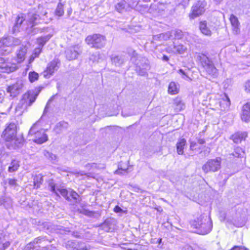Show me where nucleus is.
Masks as SVG:
<instances>
[{
  "label": "nucleus",
  "instance_id": "nucleus-1",
  "mask_svg": "<svg viewBox=\"0 0 250 250\" xmlns=\"http://www.w3.org/2000/svg\"><path fill=\"white\" fill-rule=\"evenodd\" d=\"M48 188L51 191L60 197L58 192L59 191L67 201L71 202L73 204L79 203L81 201L79 195L73 190L71 189L67 190L65 188H56V184L53 179L48 181Z\"/></svg>",
  "mask_w": 250,
  "mask_h": 250
},
{
  "label": "nucleus",
  "instance_id": "nucleus-2",
  "mask_svg": "<svg viewBox=\"0 0 250 250\" xmlns=\"http://www.w3.org/2000/svg\"><path fill=\"white\" fill-rule=\"evenodd\" d=\"M87 44L92 48L101 49L104 46L106 43L105 37L99 34L88 35L85 39Z\"/></svg>",
  "mask_w": 250,
  "mask_h": 250
},
{
  "label": "nucleus",
  "instance_id": "nucleus-3",
  "mask_svg": "<svg viewBox=\"0 0 250 250\" xmlns=\"http://www.w3.org/2000/svg\"><path fill=\"white\" fill-rule=\"evenodd\" d=\"M43 88L42 86L35 88L34 90H29L23 95L21 103L25 107L31 106L35 101L38 95Z\"/></svg>",
  "mask_w": 250,
  "mask_h": 250
},
{
  "label": "nucleus",
  "instance_id": "nucleus-4",
  "mask_svg": "<svg viewBox=\"0 0 250 250\" xmlns=\"http://www.w3.org/2000/svg\"><path fill=\"white\" fill-rule=\"evenodd\" d=\"M38 122L33 124L28 132V136H34L33 141L38 144H42L46 142L48 139L47 135L44 131L42 129L37 130L36 128Z\"/></svg>",
  "mask_w": 250,
  "mask_h": 250
},
{
  "label": "nucleus",
  "instance_id": "nucleus-5",
  "mask_svg": "<svg viewBox=\"0 0 250 250\" xmlns=\"http://www.w3.org/2000/svg\"><path fill=\"white\" fill-rule=\"evenodd\" d=\"M221 162L222 159L220 157L209 159L203 165L202 170L206 173L217 171L221 168Z\"/></svg>",
  "mask_w": 250,
  "mask_h": 250
},
{
  "label": "nucleus",
  "instance_id": "nucleus-6",
  "mask_svg": "<svg viewBox=\"0 0 250 250\" xmlns=\"http://www.w3.org/2000/svg\"><path fill=\"white\" fill-rule=\"evenodd\" d=\"M206 5V2L204 1H197L191 8V13L189 15V18L193 19L202 15L205 11Z\"/></svg>",
  "mask_w": 250,
  "mask_h": 250
},
{
  "label": "nucleus",
  "instance_id": "nucleus-7",
  "mask_svg": "<svg viewBox=\"0 0 250 250\" xmlns=\"http://www.w3.org/2000/svg\"><path fill=\"white\" fill-rule=\"evenodd\" d=\"M17 134V125L14 123H10L3 131L1 137L9 142L15 138Z\"/></svg>",
  "mask_w": 250,
  "mask_h": 250
},
{
  "label": "nucleus",
  "instance_id": "nucleus-8",
  "mask_svg": "<svg viewBox=\"0 0 250 250\" xmlns=\"http://www.w3.org/2000/svg\"><path fill=\"white\" fill-rule=\"evenodd\" d=\"M13 37L4 38L0 40V54L6 55L11 51L10 47L12 46Z\"/></svg>",
  "mask_w": 250,
  "mask_h": 250
},
{
  "label": "nucleus",
  "instance_id": "nucleus-9",
  "mask_svg": "<svg viewBox=\"0 0 250 250\" xmlns=\"http://www.w3.org/2000/svg\"><path fill=\"white\" fill-rule=\"evenodd\" d=\"M49 38L50 37L49 36H45L39 38L37 39V43L39 45V47L34 49L33 54L30 57L29 62H32L34 61L35 58L39 56L41 52L42 47L44 45L46 42L49 40Z\"/></svg>",
  "mask_w": 250,
  "mask_h": 250
},
{
  "label": "nucleus",
  "instance_id": "nucleus-10",
  "mask_svg": "<svg viewBox=\"0 0 250 250\" xmlns=\"http://www.w3.org/2000/svg\"><path fill=\"white\" fill-rule=\"evenodd\" d=\"M197 232L199 234H206L210 232L212 228L211 221L207 215H205V221L201 223L199 226H197Z\"/></svg>",
  "mask_w": 250,
  "mask_h": 250
},
{
  "label": "nucleus",
  "instance_id": "nucleus-11",
  "mask_svg": "<svg viewBox=\"0 0 250 250\" xmlns=\"http://www.w3.org/2000/svg\"><path fill=\"white\" fill-rule=\"evenodd\" d=\"M22 87V82L19 81L15 83L8 86L6 88V91L10 94L11 97H15L20 94Z\"/></svg>",
  "mask_w": 250,
  "mask_h": 250
},
{
  "label": "nucleus",
  "instance_id": "nucleus-12",
  "mask_svg": "<svg viewBox=\"0 0 250 250\" xmlns=\"http://www.w3.org/2000/svg\"><path fill=\"white\" fill-rule=\"evenodd\" d=\"M42 225L44 229L49 230L50 232L55 231L56 233L63 234L67 231L63 227L52 225L50 223L45 222Z\"/></svg>",
  "mask_w": 250,
  "mask_h": 250
},
{
  "label": "nucleus",
  "instance_id": "nucleus-13",
  "mask_svg": "<svg viewBox=\"0 0 250 250\" xmlns=\"http://www.w3.org/2000/svg\"><path fill=\"white\" fill-rule=\"evenodd\" d=\"M241 118L246 123L250 121V103L248 102L242 106Z\"/></svg>",
  "mask_w": 250,
  "mask_h": 250
},
{
  "label": "nucleus",
  "instance_id": "nucleus-14",
  "mask_svg": "<svg viewBox=\"0 0 250 250\" xmlns=\"http://www.w3.org/2000/svg\"><path fill=\"white\" fill-rule=\"evenodd\" d=\"M248 132L246 131H238L232 134L230 139L234 143H241L242 141H245L248 137Z\"/></svg>",
  "mask_w": 250,
  "mask_h": 250
},
{
  "label": "nucleus",
  "instance_id": "nucleus-15",
  "mask_svg": "<svg viewBox=\"0 0 250 250\" xmlns=\"http://www.w3.org/2000/svg\"><path fill=\"white\" fill-rule=\"evenodd\" d=\"M39 21V16L36 14L34 11H31L28 13L26 21L32 27L36 24Z\"/></svg>",
  "mask_w": 250,
  "mask_h": 250
},
{
  "label": "nucleus",
  "instance_id": "nucleus-16",
  "mask_svg": "<svg viewBox=\"0 0 250 250\" xmlns=\"http://www.w3.org/2000/svg\"><path fill=\"white\" fill-rule=\"evenodd\" d=\"M58 63H50L46 69L42 73L45 78H49L59 68Z\"/></svg>",
  "mask_w": 250,
  "mask_h": 250
},
{
  "label": "nucleus",
  "instance_id": "nucleus-17",
  "mask_svg": "<svg viewBox=\"0 0 250 250\" xmlns=\"http://www.w3.org/2000/svg\"><path fill=\"white\" fill-rule=\"evenodd\" d=\"M16 63H0V71L2 73H9L16 70Z\"/></svg>",
  "mask_w": 250,
  "mask_h": 250
},
{
  "label": "nucleus",
  "instance_id": "nucleus-18",
  "mask_svg": "<svg viewBox=\"0 0 250 250\" xmlns=\"http://www.w3.org/2000/svg\"><path fill=\"white\" fill-rule=\"evenodd\" d=\"M78 49V46H74L71 47L66 51V57L69 61H72L77 58L78 53L77 49Z\"/></svg>",
  "mask_w": 250,
  "mask_h": 250
},
{
  "label": "nucleus",
  "instance_id": "nucleus-19",
  "mask_svg": "<svg viewBox=\"0 0 250 250\" xmlns=\"http://www.w3.org/2000/svg\"><path fill=\"white\" fill-rule=\"evenodd\" d=\"M202 65L208 74L212 76L217 75V70L213 65V63H202Z\"/></svg>",
  "mask_w": 250,
  "mask_h": 250
},
{
  "label": "nucleus",
  "instance_id": "nucleus-20",
  "mask_svg": "<svg viewBox=\"0 0 250 250\" xmlns=\"http://www.w3.org/2000/svg\"><path fill=\"white\" fill-rule=\"evenodd\" d=\"M149 69V66L147 63H141L140 65H136L135 67L136 72L141 76H145Z\"/></svg>",
  "mask_w": 250,
  "mask_h": 250
},
{
  "label": "nucleus",
  "instance_id": "nucleus-21",
  "mask_svg": "<svg viewBox=\"0 0 250 250\" xmlns=\"http://www.w3.org/2000/svg\"><path fill=\"white\" fill-rule=\"evenodd\" d=\"M14 139V140H13V142L12 143L14 148L16 149L22 147L25 142L23 137L21 136H19Z\"/></svg>",
  "mask_w": 250,
  "mask_h": 250
},
{
  "label": "nucleus",
  "instance_id": "nucleus-22",
  "mask_svg": "<svg viewBox=\"0 0 250 250\" xmlns=\"http://www.w3.org/2000/svg\"><path fill=\"white\" fill-rule=\"evenodd\" d=\"M187 143L186 140L184 138L180 139L176 144L177 152L179 155L184 154V149Z\"/></svg>",
  "mask_w": 250,
  "mask_h": 250
},
{
  "label": "nucleus",
  "instance_id": "nucleus-23",
  "mask_svg": "<svg viewBox=\"0 0 250 250\" xmlns=\"http://www.w3.org/2000/svg\"><path fill=\"white\" fill-rule=\"evenodd\" d=\"M200 30L205 35L210 36L211 35V31L208 26L206 21H201L200 23Z\"/></svg>",
  "mask_w": 250,
  "mask_h": 250
},
{
  "label": "nucleus",
  "instance_id": "nucleus-24",
  "mask_svg": "<svg viewBox=\"0 0 250 250\" xmlns=\"http://www.w3.org/2000/svg\"><path fill=\"white\" fill-rule=\"evenodd\" d=\"M172 36L171 31H168L165 33H162L154 36L153 39L154 40L167 41Z\"/></svg>",
  "mask_w": 250,
  "mask_h": 250
},
{
  "label": "nucleus",
  "instance_id": "nucleus-25",
  "mask_svg": "<svg viewBox=\"0 0 250 250\" xmlns=\"http://www.w3.org/2000/svg\"><path fill=\"white\" fill-rule=\"evenodd\" d=\"M26 52L27 49L25 46L21 47L20 49L17 51V57L19 60L18 62H21L24 60Z\"/></svg>",
  "mask_w": 250,
  "mask_h": 250
},
{
  "label": "nucleus",
  "instance_id": "nucleus-26",
  "mask_svg": "<svg viewBox=\"0 0 250 250\" xmlns=\"http://www.w3.org/2000/svg\"><path fill=\"white\" fill-rule=\"evenodd\" d=\"M220 105L223 108V110L228 109L230 105V101L229 98L225 94L219 102Z\"/></svg>",
  "mask_w": 250,
  "mask_h": 250
},
{
  "label": "nucleus",
  "instance_id": "nucleus-27",
  "mask_svg": "<svg viewBox=\"0 0 250 250\" xmlns=\"http://www.w3.org/2000/svg\"><path fill=\"white\" fill-rule=\"evenodd\" d=\"M128 54L131 57V61L132 62H136L137 61L139 62L146 61V59L145 58L139 56L134 50H130L128 52Z\"/></svg>",
  "mask_w": 250,
  "mask_h": 250
},
{
  "label": "nucleus",
  "instance_id": "nucleus-28",
  "mask_svg": "<svg viewBox=\"0 0 250 250\" xmlns=\"http://www.w3.org/2000/svg\"><path fill=\"white\" fill-rule=\"evenodd\" d=\"M68 126L69 125L67 122L64 121L60 122L56 125L55 129L58 133H60L63 130L66 129Z\"/></svg>",
  "mask_w": 250,
  "mask_h": 250
},
{
  "label": "nucleus",
  "instance_id": "nucleus-29",
  "mask_svg": "<svg viewBox=\"0 0 250 250\" xmlns=\"http://www.w3.org/2000/svg\"><path fill=\"white\" fill-rule=\"evenodd\" d=\"M232 26L233 28V30L235 31L236 33H238L239 30V23L238 19L236 16L233 15H231L229 18Z\"/></svg>",
  "mask_w": 250,
  "mask_h": 250
},
{
  "label": "nucleus",
  "instance_id": "nucleus-30",
  "mask_svg": "<svg viewBox=\"0 0 250 250\" xmlns=\"http://www.w3.org/2000/svg\"><path fill=\"white\" fill-rule=\"evenodd\" d=\"M173 104L175 105V109L177 111L183 110L185 108V105L180 98H175L174 100Z\"/></svg>",
  "mask_w": 250,
  "mask_h": 250
},
{
  "label": "nucleus",
  "instance_id": "nucleus-31",
  "mask_svg": "<svg viewBox=\"0 0 250 250\" xmlns=\"http://www.w3.org/2000/svg\"><path fill=\"white\" fill-rule=\"evenodd\" d=\"M25 20V17L23 14H19L16 18V22L14 26V30H17L20 27L24 21Z\"/></svg>",
  "mask_w": 250,
  "mask_h": 250
},
{
  "label": "nucleus",
  "instance_id": "nucleus-32",
  "mask_svg": "<svg viewBox=\"0 0 250 250\" xmlns=\"http://www.w3.org/2000/svg\"><path fill=\"white\" fill-rule=\"evenodd\" d=\"M78 242L73 240H69L65 243L64 247L68 250H77Z\"/></svg>",
  "mask_w": 250,
  "mask_h": 250
},
{
  "label": "nucleus",
  "instance_id": "nucleus-33",
  "mask_svg": "<svg viewBox=\"0 0 250 250\" xmlns=\"http://www.w3.org/2000/svg\"><path fill=\"white\" fill-rule=\"evenodd\" d=\"M196 61L200 62H209L208 57L202 53H196L194 57Z\"/></svg>",
  "mask_w": 250,
  "mask_h": 250
},
{
  "label": "nucleus",
  "instance_id": "nucleus-34",
  "mask_svg": "<svg viewBox=\"0 0 250 250\" xmlns=\"http://www.w3.org/2000/svg\"><path fill=\"white\" fill-rule=\"evenodd\" d=\"M20 167L19 161L16 160H13L8 167L9 172H13L17 171Z\"/></svg>",
  "mask_w": 250,
  "mask_h": 250
},
{
  "label": "nucleus",
  "instance_id": "nucleus-35",
  "mask_svg": "<svg viewBox=\"0 0 250 250\" xmlns=\"http://www.w3.org/2000/svg\"><path fill=\"white\" fill-rule=\"evenodd\" d=\"M127 4L125 1H122L116 5V9L120 13L123 12L124 10H129L126 7Z\"/></svg>",
  "mask_w": 250,
  "mask_h": 250
},
{
  "label": "nucleus",
  "instance_id": "nucleus-36",
  "mask_svg": "<svg viewBox=\"0 0 250 250\" xmlns=\"http://www.w3.org/2000/svg\"><path fill=\"white\" fill-rule=\"evenodd\" d=\"M178 85L175 82H171L168 87V91L171 94H175L178 92Z\"/></svg>",
  "mask_w": 250,
  "mask_h": 250
},
{
  "label": "nucleus",
  "instance_id": "nucleus-37",
  "mask_svg": "<svg viewBox=\"0 0 250 250\" xmlns=\"http://www.w3.org/2000/svg\"><path fill=\"white\" fill-rule=\"evenodd\" d=\"M245 152L243 149L240 147H236L234 152L231 154L232 156L237 158L243 157L244 156Z\"/></svg>",
  "mask_w": 250,
  "mask_h": 250
},
{
  "label": "nucleus",
  "instance_id": "nucleus-38",
  "mask_svg": "<svg viewBox=\"0 0 250 250\" xmlns=\"http://www.w3.org/2000/svg\"><path fill=\"white\" fill-rule=\"evenodd\" d=\"M186 50V47L182 44H179L175 45L173 47V50L172 51L174 53H177L179 54L183 53Z\"/></svg>",
  "mask_w": 250,
  "mask_h": 250
},
{
  "label": "nucleus",
  "instance_id": "nucleus-39",
  "mask_svg": "<svg viewBox=\"0 0 250 250\" xmlns=\"http://www.w3.org/2000/svg\"><path fill=\"white\" fill-rule=\"evenodd\" d=\"M205 216L201 215L199 218H198L196 220H194L192 223V226L194 228L197 229L198 228L197 226H199L201 225V223H203V221H205Z\"/></svg>",
  "mask_w": 250,
  "mask_h": 250
},
{
  "label": "nucleus",
  "instance_id": "nucleus-40",
  "mask_svg": "<svg viewBox=\"0 0 250 250\" xmlns=\"http://www.w3.org/2000/svg\"><path fill=\"white\" fill-rule=\"evenodd\" d=\"M63 5L61 2H59L56 9L55 14L57 16L61 17L63 15Z\"/></svg>",
  "mask_w": 250,
  "mask_h": 250
},
{
  "label": "nucleus",
  "instance_id": "nucleus-41",
  "mask_svg": "<svg viewBox=\"0 0 250 250\" xmlns=\"http://www.w3.org/2000/svg\"><path fill=\"white\" fill-rule=\"evenodd\" d=\"M42 153L46 158L50 161H54L56 159V156L55 154H52L47 150H43Z\"/></svg>",
  "mask_w": 250,
  "mask_h": 250
},
{
  "label": "nucleus",
  "instance_id": "nucleus-42",
  "mask_svg": "<svg viewBox=\"0 0 250 250\" xmlns=\"http://www.w3.org/2000/svg\"><path fill=\"white\" fill-rule=\"evenodd\" d=\"M28 78L31 83H33L38 79L39 74L34 71L31 72L29 73Z\"/></svg>",
  "mask_w": 250,
  "mask_h": 250
},
{
  "label": "nucleus",
  "instance_id": "nucleus-43",
  "mask_svg": "<svg viewBox=\"0 0 250 250\" xmlns=\"http://www.w3.org/2000/svg\"><path fill=\"white\" fill-rule=\"evenodd\" d=\"M78 245L77 246V250H90V246L89 245L86 246L85 244L82 242H78Z\"/></svg>",
  "mask_w": 250,
  "mask_h": 250
},
{
  "label": "nucleus",
  "instance_id": "nucleus-44",
  "mask_svg": "<svg viewBox=\"0 0 250 250\" xmlns=\"http://www.w3.org/2000/svg\"><path fill=\"white\" fill-rule=\"evenodd\" d=\"M172 35L173 34L175 39H181L183 37V33L181 30L179 29H176L175 30L171 31Z\"/></svg>",
  "mask_w": 250,
  "mask_h": 250
},
{
  "label": "nucleus",
  "instance_id": "nucleus-45",
  "mask_svg": "<svg viewBox=\"0 0 250 250\" xmlns=\"http://www.w3.org/2000/svg\"><path fill=\"white\" fill-rule=\"evenodd\" d=\"M111 61L113 62H116L119 61H124V60L121 56L114 54L111 56Z\"/></svg>",
  "mask_w": 250,
  "mask_h": 250
},
{
  "label": "nucleus",
  "instance_id": "nucleus-46",
  "mask_svg": "<svg viewBox=\"0 0 250 250\" xmlns=\"http://www.w3.org/2000/svg\"><path fill=\"white\" fill-rule=\"evenodd\" d=\"M7 181L9 185L12 187L16 188L18 186L17 184V180L16 179H8Z\"/></svg>",
  "mask_w": 250,
  "mask_h": 250
},
{
  "label": "nucleus",
  "instance_id": "nucleus-47",
  "mask_svg": "<svg viewBox=\"0 0 250 250\" xmlns=\"http://www.w3.org/2000/svg\"><path fill=\"white\" fill-rule=\"evenodd\" d=\"M90 61H92L93 62H99V54L98 53H96L95 54H93L89 58Z\"/></svg>",
  "mask_w": 250,
  "mask_h": 250
},
{
  "label": "nucleus",
  "instance_id": "nucleus-48",
  "mask_svg": "<svg viewBox=\"0 0 250 250\" xmlns=\"http://www.w3.org/2000/svg\"><path fill=\"white\" fill-rule=\"evenodd\" d=\"M84 167L88 169V170L91 169L92 168H96L97 167V164L96 163H88L86 164L84 166Z\"/></svg>",
  "mask_w": 250,
  "mask_h": 250
},
{
  "label": "nucleus",
  "instance_id": "nucleus-49",
  "mask_svg": "<svg viewBox=\"0 0 250 250\" xmlns=\"http://www.w3.org/2000/svg\"><path fill=\"white\" fill-rule=\"evenodd\" d=\"M128 168H118L117 170L115 171V173L117 174H123V171L124 173H127Z\"/></svg>",
  "mask_w": 250,
  "mask_h": 250
},
{
  "label": "nucleus",
  "instance_id": "nucleus-50",
  "mask_svg": "<svg viewBox=\"0 0 250 250\" xmlns=\"http://www.w3.org/2000/svg\"><path fill=\"white\" fill-rule=\"evenodd\" d=\"M45 241V237H39L34 239L33 243L37 244L40 243L41 241Z\"/></svg>",
  "mask_w": 250,
  "mask_h": 250
},
{
  "label": "nucleus",
  "instance_id": "nucleus-51",
  "mask_svg": "<svg viewBox=\"0 0 250 250\" xmlns=\"http://www.w3.org/2000/svg\"><path fill=\"white\" fill-rule=\"evenodd\" d=\"M114 222V220L111 218H108L106 219L104 222L103 223L105 225H108L111 227V224Z\"/></svg>",
  "mask_w": 250,
  "mask_h": 250
},
{
  "label": "nucleus",
  "instance_id": "nucleus-52",
  "mask_svg": "<svg viewBox=\"0 0 250 250\" xmlns=\"http://www.w3.org/2000/svg\"><path fill=\"white\" fill-rule=\"evenodd\" d=\"M101 227L103 229H104L105 231H107V232L109 231L110 230V229H112L111 227H110L109 226H108V225L104 226V223H103L101 225Z\"/></svg>",
  "mask_w": 250,
  "mask_h": 250
},
{
  "label": "nucleus",
  "instance_id": "nucleus-53",
  "mask_svg": "<svg viewBox=\"0 0 250 250\" xmlns=\"http://www.w3.org/2000/svg\"><path fill=\"white\" fill-rule=\"evenodd\" d=\"M42 250H57V248L53 245H50L49 247H43Z\"/></svg>",
  "mask_w": 250,
  "mask_h": 250
},
{
  "label": "nucleus",
  "instance_id": "nucleus-54",
  "mask_svg": "<svg viewBox=\"0 0 250 250\" xmlns=\"http://www.w3.org/2000/svg\"><path fill=\"white\" fill-rule=\"evenodd\" d=\"M82 213L87 216H91L93 215V212L91 211H89L88 210L84 209L82 211Z\"/></svg>",
  "mask_w": 250,
  "mask_h": 250
},
{
  "label": "nucleus",
  "instance_id": "nucleus-55",
  "mask_svg": "<svg viewBox=\"0 0 250 250\" xmlns=\"http://www.w3.org/2000/svg\"><path fill=\"white\" fill-rule=\"evenodd\" d=\"M12 42V46H15L20 44L21 41L18 39L14 38L13 37V40Z\"/></svg>",
  "mask_w": 250,
  "mask_h": 250
},
{
  "label": "nucleus",
  "instance_id": "nucleus-56",
  "mask_svg": "<svg viewBox=\"0 0 250 250\" xmlns=\"http://www.w3.org/2000/svg\"><path fill=\"white\" fill-rule=\"evenodd\" d=\"M114 211L116 213L124 212V211L118 206H115L114 208Z\"/></svg>",
  "mask_w": 250,
  "mask_h": 250
},
{
  "label": "nucleus",
  "instance_id": "nucleus-57",
  "mask_svg": "<svg viewBox=\"0 0 250 250\" xmlns=\"http://www.w3.org/2000/svg\"><path fill=\"white\" fill-rule=\"evenodd\" d=\"M181 250H193V249L191 246L186 245L181 248Z\"/></svg>",
  "mask_w": 250,
  "mask_h": 250
},
{
  "label": "nucleus",
  "instance_id": "nucleus-58",
  "mask_svg": "<svg viewBox=\"0 0 250 250\" xmlns=\"http://www.w3.org/2000/svg\"><path fill=\"white\" fill-rule=\"evenodd\" d=\"M245 87L246 90L250 93V80L246 83Z\"/></svg>",
  "mask_w": 250,
  "mask_h": 250
},
{
  "label": "nucleus",
  "instance_id": "nucleus-59",
  "mask_svg": "<svg viewBox=\"0 0 250 250\" xmlns=\"http://www.w3.org/2000/svg\"><path fill=\"white\" fill-rule=\"evenodd\" d=\"M50 101H51V100H50L47 103V104L45 107V108L44 109V111H43V115H44L47 112L48 109L49 108V103Z\"/></svg>",
  "mask_w": 250,
  "mask_h": 250
},
{
  "label": "nucleus",
  "instance_id": "nucleus-60",
  "mask_svg": "<svg viewBox=\"0 0 250 250\" xmlns=\"http://www.w3.org/2000/svg\"><path fill=\"white\" fill-rule=\"evenodd\" d=\"M197 146L196 143L194 142H191L190 145V148L191 149L193 150L195 149V146Z\"/></svg>",
  "mask_w": 250,
  "mask_h": 250
},
{
  "label": "nucleus",
  "instance_id": "nucleus-61",
  "mask_svg": "<svg viewBox=\"0 0 250 250\" xmlns=\"http://www.w3.org/2000/svg\"><path fill=\"white\" fill-rule=\"evenodd\" d=\"M231 250H247L246 249H245L244 248L238 247V246H234Z\"/></svg>",
  "mask_w": 250,
  "mask_h": 250
},
{
  "label": "nucleus",
  "instance_id": "nucleus-62",
  "mask_svg": "<svg viewBox=\"0 0 250 250\" xmlns=\"http://www.w3.org/2000/svg\"><path fill=\"white\" fill-rule=\"evenodd\" d=\"M10 245V243L9 241H7L3 244V248L4 250L7 248Z\"/></svg>",
  "mask_w": 250,
  "mask_h": 250
},
{
  "label": "nucleus",
  "instance_id": "nucleus-63",
  "mask_svg": "<svg viewBox=\"0 0 250 250\" xmlns=\"http://www.w3.org/2000/svg\"><path fill=\"white\" fill-rule=\"evenodd\" d=\"M72 235L76 237V238H80V236L79 235V232L78 231H73L72 232Z\"/></svg>",
  "mask_w": 250,
  "mask_h": 250
},
{
  "label": "nucleus",
  "instance_id": "nucleus-64",
  "mask_svg": "<svg viewBox=\"0 0 250 250\" xmlns=\"http://www.w3.org/2000/svg\"><path fill=\"white\" fill-rule=\"evenodd\" d=\"M198 143L201 145H203L205 143V141L203 139H199L198 140Z\"/></svg>",
  "mask_w": 250,
  "mask_h": 250
}]
</instances>
